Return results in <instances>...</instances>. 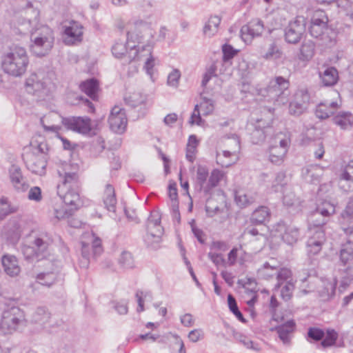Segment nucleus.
Listing matches in <instances>:
<instances>
[{"instance_id":"nucleus-1","label":"nucleus","mask_w":353,"mask_h":353,"mask_svg":"<svg viewBox=\"0 0 353 353\" xmlns=\"http://www.w3.org/2000/svg\"><path fill=\"white\" fill-rule=\"evenodd\" d=\"M289 87V80L281 76H278L271 79L267 87L254 89V90L258 96H261L267 99V101H273L278 105H281L288 101Z\"/></svg>"},{"instance_id":"nucleus-2","label":"nucleus","mask_w":353,"mask_h":353,"mask_svg":"<svg viewBox=\"0 0 353 353\" xmlns=\"http://www.w3.org/2000/svg\"><path fill=\"white\" fill-rule=\"evenodd\" d=\"M29 63L26 50L23 47L16 46L2 57L1 67L9 75L18 77L26 71Z\"/></svg>"},{"instance_id":"nucleus-3","label":"nucleus","mask_w":353,"mask_h":353,"mask_svg":"<svg viewBox=\"0 0 353 353\" xmlns=\"http://www.w3.org/2000/svg\"><path fill=\"white\" fill-rule=\"evenodd\" d=\"M30 52L38 57H45L53 48L54 32L48 26H41L34 30H30Z\"/></svg>"},{"instance_id":"nucleus-4","label":"nucleus","mask_w":353,"mask_h":353,"mask_svg":"<svg viewBox=\"0 0 353 353\" xmlns=\"http://www.w3.org/2000/svg\"><path fill=\"white\" fill-rule=\"evenodd\" d=\"M223 176V173L218 169H214L209 175L207 166L199 165L196 172L195 189L208 196L213 188L219 185Z\"/></svg>"},{"instance_id":"nucleus-5","label":"nucleus","mask_w":353,"mask_h":353,"mask_svg":"<svg viewBox=\"0 0 353 353\" xmlns=\"http://www.w3.org/2000/svg\"><path fill=\"white\" fill-rule=\"evenodd\" d=\"M24 312L19 307H11L6 310L0 322V331L3 334H10L26 325Z\"/></svg>"},{"instance_id":"nucleus-6","label":"nucleus","mask_w":353,"mask_h":353,"mask_svg":"<svg viewBox=\"0 0 353 353\" xmlns=\"http://www.w3.org/2000/svg\"><path fill=\"white\" fill-rule=\"evenodd\" d=\"M335 213V206L330 201H324L321 205L312 212L308 219V228L310 232L318 229H323V226L328 221L330 216Z\"/></svg>"},{"instance_id":"nucleus-7","label":"nucleus","mask_w":353,"mask_h":353,"mask_svg":"<svg viewBox=\"0 0 353 353\" xmlns=\"http://www.w3.org/2000/svg\"><path fill=\"white\" fill-rule=\"evenodd\" d=\"M146 229L147 234L144 239L145 243L152 249L157 248L163 232L161 225V216L157 212H151L148 219Z\"/></svg>"},{"instance_id":"nucleus-8","label":"nucleus","mask_w":353,"mask_h":353,"mask_svg":"<svg viewBox=\"0 0 353 353\" xmlns=\"http://www.w3.org/2000/svg\"><path fill=\"white\" fill-rule=\"evenodd\" d=\"M58 174L62 178V184L57 186L58 194L64 189L80 188L81 183L77 166L65 164L58 170Z\"/></svg>"},{"instance_id":"nucleus-9","label":"nucleus","mask_w":353,"mask_h":353,"mask_svg":"<svg viewBox=\"0 0 353 353\" xmlns=\"http://www.w3.org/2000/svg\"><path fill=\"white\" fill-rule=\"evenodd\" d=\"M306 30V19L304 17H296L290 21L284 30L285 41L291 44L300 42Z\"/></svg>"},{"instance_id":"nucleus-10","label":"nucleus","mask_w":353,"mask_h":353,"mask_svg":"<svg viewBox=\"0 0 353 353\" xmlns=\"http://www.w3.org/2000/svg\"><path fill=\"white\" fill-rule=\"evenodd\" d=\"M26 90L39 99H43L49 94L48 82L43 74H32L26 81Z\"/></svg>"},{"instance_id":"nucleus-11","label":"nucleus","mask_w":353,"mask_h":353,"mask_svg":"<svg viewBox=\"0 0 353 353\" xmlns=\"http://www.w3.org/2000/svg\"><path fill=\"white\" fill-rule=\"evenodd\" d=\"M63 125L68 129L83 135H94L91 119L88 117H69L62 119Z\"/></svg>"},{"instance_id":"nucleus-12","label":"nucleus","mask_w":353,"mask_h":353,"mask_svg":"<svg viewBox=\"0 0 353 353\" xmlns=\"http://www.w3.org/2000/svg\"><path fill=\"white\" fill-rule=\"evenodd\" d=\"M332 30L327 27V21L319 18L313 17L309 27L311 36L321 41L322 45H328L332 42L329 32Z\"/></svg>"},{"instance_id":"nucleus-13","label":"nucleus","mask_w":353,"mask_h":353,"mask_svg":"<svg viewBox=\"0 0 353 353\" xmlns=\"http://www.w3.org/2000/svg\"><path fill=\"white\" fill-rule=\"evenodd\" d=\"M264 30L263 21L260 19H253L241 27V37L246 44H249L255 37H261Z\"/></svg>"},{"instance_id":"nucleus-14","label":"nucleus","mask_w":353,"mask_h":353,"mask_svg":"<svg viewBox=\"0 0 353 353\" xmlns=\"http://www.w3.org/2000/svg\"><path fill=\"white\" fill-rule=\"evenodd\" d=\"M310 101V95L307 89H300L294 94V99L289 104V113L298 117L307 108Z\"/></svg>"},{"instance_id":"nucleus-15","label":"nucleus","mask_w":353,"mask_h":353,"mask_svg":"<svg viewBox=\"0 0 353 353\" xmlns=\"http://www.w3.org/2000/svg\"><path fill=\"white\" fill-rule=\"evenodd\" d=\"M110 128L117 134H123L127 128L128 119L125 111L119 106H114L108 117Z\"/></svg>"},{"instance_id":"nucleus-16","label":"nucleus","mask_w":353,"mask_h":353,"mask_svg":"<svg viewBox=\"0 0 353 353\" xmlns=\"http://www.w3.org/2000/svg\"><path fill=\"white\" fill-rule=\"evenodd\" d=\"M23 161L28 170L32 173L42 176L46 173L47 160L45 156L29 153L23 157Z\"/></svg>"},{"instance_id":"nucleus-17","label":"nucleus","mask_w":353,"mask_h":353,"mask_svg":"<svg viewBox=\"0 0 353 353\" xmlns=\"http://www.w3.org/2000/svg\"><path fill=\"white\" fill-rule=\"evenodd\" d=\"M310 235L307 241L306 249L309 256L318 254L322 250L326 237L323 229H318L310 232Z\"/></svg>"},{"instance_id":"nucleus-18","label":"nucleus","mask_w":353,"mask_h":353,"mask_svg":"<svg viewBox=\"0 0 353 353\" xmlns=\"http://www.w3.org/2000/svg\"><path fill=\"white\" fill-rule=\"evenodd\" d=\"M275 230L279 232L282 240L288 245H293L297 242L300 236L299 229L292 225H287L284 221L279 222Z\"/></svg>"},{"instance_id":"nucleus-19","label":"nucleus","mask_w":353,"mask_h":353,"mask_svg":"<svg viewBox=\"0 0 353 353\" xmlns=\"http://www.w3.org/2000/svg\"><path fill=\"white\" fill-rule=\"evenodd\" d=\"M52 240L46 234H41L36 236L32 243L37 254V261L44 259L49 254L48 248Z\"/></svg>"},{"instance_id":"nucleus-20","label":"nucleus","mask_w":353,"mask_h":353,"mask_svg":"<svg viewBox=\"0 0 353 353\" xmlns=\"http://www.w3.org/2000/svg\"><path fill=\"white\" fill-rule=\"evenodd\" d=\"M9 176L12 184L18 192H26L29 185L23 177L21 169L17 165H12L9 170Z\"/></svg>"},{"instance_id":"nucleus-21","label":"nucleus","mask_w":353,"mask_h":353,"mask_svg":"<svg viewBox=\"0 0 353 353\" xmlns=\"http://www.w3.org/2000/svg\"><path fill=\"white\" fill-rule=\"evenodd\" d=\"M80 188L64 189L63 194H59L66 205L70 206V210H77L82 205L79 195Z\"/></svg>"},{"instance_id":"nucleus-22","label":"nucleus","mask_w":353,"mask_h":353,"mask_svg":"<svg viewBox=\"0 0 353 353\" xmlns=\"http://www.w3.org/2000/svg\"><path fill=\"white\" fill-rule=\"evenodd\" d=\"M1 263L6 274L11 277L17 276L21 272V268L17 257L12 254H4L1 257Z\"/></svg>"},{"instance_id":"nucleus-23","label":"nucleus","mask_w":353,"mask_h":353,"mask_svg":"<svg viewBox=\"0 0 353 353\" xmlns=\"http://www.w3.org/2000/svg\"><path fill=\"white\" fill-rule=\"evenodd\" d=\"M127 46L123 42L117 41L112 48V54L117 59L124 58V64L130 63L134 60L139 54V50L133 51V55H132V51L130 52H127Z\"/></svg>"},{"instance_id":"nucleus-24","label":"nucleus","mask_w":353,"mask_h":353,"mask_svg":"<svg viewBox=\"0 0 353 353\" xmlns=\"http://www.w3.org/2000/svg\"><path fill=\"white\" fill-rule=\"evenodd\" d=\"M296 323L294 320H289L285 323L276 326L272 330L276 331L279 339L284 344H288L291 340V335L295 331Z\"/></svg>"},{"instance_id":"nucleus-25","label":"nucleus","mask_w":353,"mask_h":353,"mask_svg":"<svg viewBox=\"0 0 353 353\" xmlns=\"http://www.w3.org/2000/svg\"><path fill=\"white\" fill-rule=\"evenodd\" d=\"M338 108L339 105L336 101L321 103L316 106L315 114L320 119H325L332 116Z\"/></svg>"},{"instance_id":"nucleus-26","label":"nucleus","mask_w":353,"mask_h":353,"mask_svg":"<svg viewBox=\"0 0 353 353\" xmlns=\"http://www.w3.org/2000/svg\"><path fill=\"white\" fill-rule=\"evenodd\" d=\"M325 336L319 344V347L326 349L331 347H339L343 346V343L341 344H337L339 334L334 329L327 328L325 330Z\"/></svg>"},{"instance_id":"nucleus-27","label":"nucleus","mask_w":353,"mask_h":353,"mask_svg":"<svg viewBox=\"0 0 353 353\" xmlns=\"http://www.w3.org/2000/svg\"><path fill=\"white\" fill-rule=\"evenodd\" d=\"M332 120L342 130H349L353 126V114L350 112H339Z\"/></svg>"},{"instance_id":"nucleus-28","label":"nucleus","mask_w":353,"mask_h":353,"mask_svg":"<svg viewBox=\"0 0 353 353\" xmlns=\"http://www.w3.org/2000/svg\"><path fill=\"white\" fill-rule=\"evenodd\" d=\"M270 209L266 206H260L251 215L250 222L254 225H261L270 218Z\"/></svg>"},{"instance_id":"nucleus-29","label":"nucleus","mask_w":353,"mask_h":353,"mask_svg":"<svg viewBox=\"0 0 353 353\" xmlns=\"http://www.w3.org/2000/svg\"><path fill=\"white\" fill-rule=\"evenodd\" d=\"M81 90L85 92L92 100L97 99V92L99 90V81L94 78L83 81L80 84Z\"/></svg>"},{"instance_id":"nucleus-30","label":"nucleus","mask_w":353,"mask_h":353,"mask_svg":"<svg viewBox=\"0 0 353 353\" xmlns=\"http://www.w3.org/2000/svg\"><path fill=\"white\" fill-rule=\"evenodd\" d=\"M103 203L105 208L109 212H115L117 199L114 187L110 184H107L104 191Z\"/></svg>"},{"instance_id":"nucleus-31","label":"nucleus","mask_w":353,"mask_h":353,"mask_svg":"<svg viewBox=\"0 0 353 353\" xmlns=\"http://www.w3.org/2000/svg\"><path fill=\"white\" fill-rule=\"evenodd\" d=\"M320 77L324 86H332L337 83L338 71L334 67L327 68L322 74L320 73Z\"/></svg>"},{"instance_id":"nucleus-32","label":"nucleus","mask_w":353,"mask_h":353,"mask_svg":"<svg viewBox=\"0 0 353 353\" xmlns=\"http://www.w3.org/2000/svg\"><path fill=\"white\" fill-rule=\"evenodd\" d=\"M51 314L45 307H39L32 315V321L34 323L44 325L50 321Z\"/></svg>"},{"instance_id":"nucleus-33","label":"nucleus","mask_w":353,"mask_h":353,"mask_svg":"<svg viewBox=\"0 0 353 353\" xmlns=\"http://www.w3.org/2000/svg\"><path fill=\"white\" fill-rule=\"evenodd\" d=\"M64 33L72 41H80L83 35L82 26L76 21H72L70 26L65 27Z\"/></svg>"},{"instance_id":"nucleus-34","label":"nucleus","mask_w":353,"mask_h":353,"mask_svg":"<svg viewBox=\"0 0 353 353\" xmlns=\"http://www.w3.org/2000/svg\"><path fill=\"white\" fill-rule=\"evenodd\" d=\"M221 21L219 16L211 17L203 27V34L209 37L214 35L218 32Z\"/></svg>"},{"instance_id":"nucleus-35","label":"nucleus","mask_w":353,"mask_h":353,"mask_svg":"<svg viewBox=\"0 0 353 353\" xmlns=\"http://www.w3.org/2000/svg\"><path fill=\"white\" fill-rule=\"evenodd\" d=\"M292 271L290 269L286 268H279V267L276 266V276L277 283L275 285L274 290H279L283 283L289 280H292Z\"/></svg>"},{"instance_id":"nucleus-36","label":"nucleus","mask_w":353,"mask_h":353,"mask_svg":"<svg viewBox=\"0 0 353 353\" xmlns=\"http://www.w3.org/2000/svg\"><path fill=\"white\" fill-rule=\"evenodd\" d=\"M5 234L7 239L12 242L17 241L21 236L20 226L18 222H10L5 228Z\"/></svg>"},{"instance_id":"nucleus-37","label":"nucleus","mask_w":353,"mask_h":353,"mask_svg":"<svg viewBox=\"0 0 353 353\" xmlns=\"http://www.w3.org/2000/svg\"><path fill=\"white\" fill-rule=\"evenodd\" d=\"M286 153L283 148L272 145L269 149V160L274 164L281 165Z\"/></svg>"},{"instance_id":"nucleus-38","label":"nucleus","mask_w":353,"mask_h":353,"mask_svg":"<svg viewBox=\"0 0 353 353\" xmlns=\"http://www.w3.org/2000/svg\"><path fill=\"white\" fill-rule=\"evenodd\" d=\"M340 260L343 265L353 260V241H346L342 245Z\"/></svg>"},{"instance_id":"nucleus-39","label":"nucleus","mask_w":353,"mask_h":353,"mask_svg":"<svg viewBox=\"0 0 353 353\" xmlns=\"http://www.w3.org/2000/svg\"><path fill=\"white\" fill-rule=\"evenodd\" d=\"M124 100L128 105L132 108H137L145 103L147 97L141 92H135L125 97Z\"/></svg>"},{"instance_id":"nucleus-40","label":"nucleus","mask_w":353,"mask_h":353,"mask_svg":"<svg viewBox=\"0 0 353 353\" xmlns=\"http://www.w3.org/2000/svg\"><path fill=\"white\" fill-rule=\"evenodd\" d=\"M283 52L277 46L275 41H272L268 46L266 52L263 54V57L269 61L280 59L282 57Z\"/></svg>"},{"instance_id":"nucleus-41","label":"nucleus","mask_w":353,"mask_h":353,"mask_svg":"<svg viewBox=\"0 0 353 353\" xmlns=\"http://www.w3.org/2000/svg\"><path fill=\"white\" fill-rule=\"evenodd\" d=\"M314 51L315 45L314 42L308 41L307 42L303 43L300 49V59L304 61H308L311 59L314 54Z\"/></svg>"},{"instance_id":"nucleus-42","label":"nucleus","mask_w":353,"mask_h":353,"mask_svg":"<svg viewBox=\"0 0 353 353\" xmlns=\"http://www.w3.org/2000/svg\"><path fill=\"white\" fill-rule=\"evenodd\" d=\"M276 266L271 265L269 262L263 263V266L259 269L258 274L263 279L268 280L276 276Z\"/></svg>"},{"instance_id":"nucleus-43","label":"nucleus","mask_w":353,"mask_h":353,"mask_svg":"<svg viewBox=\"0 0 353 353\" xmlns=\"http://www.w3.org/2000/svg\"><path fill=\"white\" fill-rule=\"evenodd\" d=\"M285 185H287L285 172L283 171L277 172L272 183V190L275 192H281Z\"/></svg>"},{"instance_id":"nucleus-44","label":"nucleus","mask_w":353,"mask_h":353,"mask_svg":"<svg viewBox=\"0 0 353 353\" xmlns=\"http://www.w3.org/2000/svg\"><path fill=\"white\" fill-rule=\"evenodd\" d=\"M118 263L124 269H132L134 267V257L128 251H123L121 252L118 259Z\"/></svg>"},{"instance_id":"nucleus-45","label":"nucleus","mask_w":353,"mask_h":353,"mask_svg":"<svg viewBox=\"0 0 353 353\" xmlns=\"http://www.w3.org/2000/svg\"><path fill=\"white\" fill-rule=\"evenodd\" d=\"M325 331L316 327H310L307 330V341L319 342L322 341L325 334Z\"/></svg>"},{"instance_id":"nucleus-46","label":"nucleus","mask_w":353,"mask_h":353,"mask_svg":"<svg viewBox=\"0 0 353 353\" xmlns=\"http://www.w3.org/2000/svg\"><path fill=\"white\" fill-rule=\"evenodd\" d=\"M37 279L41 285L50 287L55 283L57 274L54 272H41L37 275Z\"/></svg>"},{"instance_id":"nucleus-47","label":"nucleus","mask_w":353,"mask_h":353,"mask_svg":"<svg viewBox=\"0 0 353 353\" xmlns=\"http://www.w3.org/2000/svg\"><path fill=\"white\" fill-rule=\"evenodd\" d=\"M294 283L292 280L283 283L281 288V297L285 301H288L292 297L293 292L294 290Z\"/></svg>"},{"instance_id":"nucleus-48","label":"nucleus","mask_w":353,"mask_h":353,"mask_svg":"<svg viewBox=\"0 0 353 353\" xmlns=\"http://www.w3.org/2000/svg\"><path fill=\"white\" fill-rule=\"evenodd\" d=\"M266 134L265 130L260 128H255L250 134V139L253 144H261L265 141Z\"/></svg>"},{"instance_id":"nucleus-49","label":"nucleus","mask_w":353,"mask_h":353,"mask_svg":"<svg viewBox=\"0 0 353 353\" xmlns=\"http://www.w3.org/2000/svg\"><path fill=\"white\" fill-rule=\"evenodd\" d=\"M142 37H139L137 34L132 32H128L127 33V44L128 47L130 48L131 51H135V50H140V47L135 45V43H141Z\"/></svg>"},{"instance_id":"nucleus-50","label":"nucleus","mask_w":353,"mask_h":353,"mask_svg":"<svg viewBox=\"0 0 353 353\" xmlns=\"http://www.w3.org/2000/svg\"><path fill=\"white\" fill-rule=\"evenodd\" d=\"M141 48L142 50H148L149 52L150 57L145 61L144 68L145 69L147 74L152 76L153 74V68L154 66V59L152 56L151 52L152 46L148 44L143 46Z\"/></svg>"},{"instance_id":"nucleus-51","label":"nucleus","mask_w":353,"mask_h":353,"mask_svg":"<svg viewBox=\"0 0 353 353\" xmlns=\"http://www.w3.org/2000/svg\"><path fill=\"white\" fill-rule=\"evenodd\" d=\"M222 52L223 61L224 62H227L232 59V58H234L239 52V50L234 49L232 46L228 43H225L222 46Z\"/></svg>"},{"instance_id":"nucleus-52","label":"nucleus","mask_w":353,"mask_h":353,"mask_svg":"<svg viewBox=\"0 0 353 353\" xmlns=\"http://www.w3.org/2000/svg\"><path fill=\"white\" fill-rule=\"evenodd\" d=\"M323 289L319 290L321 296L324 298H329L332 296L335 292V283L331 281H323Z\"/></svg>"},{"instance_id":"nucleus-53","label":"nucleus","mask_w":353,"mask_h":353,"mask_svg":"<svg viewBox=\"0 0 353 353\" xmlns=\"http://www.w3.org/2000/svg\"><path fill=\"white\" fill-rule=\"evenodd\" d=\"M201 99L200 106L204 110L203 114L208 115L212 113L214 109V101L206 97H201Z\"/></svg>"},{"instance_id":"nucleus-54","label":"nucleus","mask_w":353,"mask_h":353,"mask_svg":"<svg viewBox=\"0 0 353 353\" xmlns=\"http://www.w3.org/2000/svg\"><path fill=\"white\" fill-rule=\"evenodd\" d=\"M26 14L28 15L30 12H31L33 15L32 18H28V22L29 24L32 23H37L39 17V10L35 8H33L32 4L30 1H28L26 3Z\"/></svg>"},{"instance_id":"nucleus-55","label":"nucleus","mask_w":353,"mask_h":353,"mask_svg":"<svg viewBox=\"0 0 353 353\" xmlns=\"http://www.w3.org/2000/svg\"><path fill=\"white\" fill-rule=\"evenodd\" d=\"M216 67L214 64L211 65L208 68H207L206 72L203 74V79L201 81L202 87H205L208 83L212 79V77L216 76Z\"/></svg>"},{"instance_id":"nucleus-56","label":"nucleus","mask_w":353,"mask_h":353,"mask_svg":"<svg viewBox=\"0 0 353 353\" xmlns=\"http://www.w3.org/2000/svg\"><path fill=\"white\" fill-rule=\"evenodd\" d=\"M208 256L216 266H226L227 263L222 254L210 252Z\"/></svg>"},{"instance_id":"nucleus-57","label":"nucleus","mask_w":353,"mask_h":353,"mask_svg":"<svg viewBox=\"0 0 353 353\" xmlns=\"http://www.w3.org/2000/svg\"><path fill=\"white\" fill-rule=\"evenodd\" d=\"M22 253L26 260L33 261L36 259L37 261V254L32 245H24L22 248Z\"/></svg>"},{"instance_id":"nucleus-58","label":"nucleus","mask_w":353,"mask_h":353,"mask_svg":"<svg viewBox=\"0 0 353 353\" xmlns=\"http://www.w3.org/2000/svg\"><path fill=\"white\" fill-rule=\"evenodd\" d=\"M232 155V153L228 150L223 151V155L219 154H216V163L222 167L228 168L234 162L232 161H225L223 158H229Z\"/></svg>"},{"instance_id":"nucleus-59","label":"nucleus","mask_w":353,"mask_h":353,"mask_svg":"<svg viewBox=\"0 0 353 353\" xmlns=\"http://www.w3.org/2000/svg\"><path fill=\"white\" fill-rule=\"evenodd\" d=\"M28 198L30 201H41L42 199L41 188L38 186L31 188L28 192Z\"/></svg>"},{"instance_id":"nucleus-60","label":"nucleus","mask_w":353,"mask_h":353,"mask_svg":"<svg viewBox=\"0 0 353 353\" xmlns=\"http://www.w3.org/2000/svg\"><path fill=\"white\" fill-rule=\"evenodd\" d=\"M235 201L241 208H245L252 203V198L249 197L245 194L242 195L236 194Z\"/></svg>"},{"instance_id":"nucleus-61","label":"nucleus","mask_w":353,"mask_h":353,"mask_svg":"<svg viewBox=\"0 0 353 353\" xmlns=\"http://www.w3.org/2000/svg\"><path fill=\"white\" fill-rule=\"evenodd\" d=\"M181 77L180 72L178 70H173L168 77V84L170 86L176 87Z\"/></svg>"},{"instance_id":"nucleus-62","label":"nucleus","mask_w":353,"mask_h":353,"mask_svg":"<svg viewBox=\"0 0 353 353\" xmlns=\"http://www.w3.org/2000/svg\"><path fill=\"white\" fill-rule=\"evenodd\" d=\"M191 225L192 231L194 234V236L197 239L198 241L203 244L205 243V239L203 238L204 233L202 230L198 228L194 224V220H192L190 223Z\"/></svg>"},{"instance_id":"nucleus-63","label":"nucleus","mask_w":353,"mask_h":353,"mask_svg":"<svg viewBox=\"0 0 353 353\" xmlns=\"http://www.w3.org/2000/svg\"><path fill=\"white\" fill-rule=\"evenodd\" d=\"M90 248L92 250L94 256L100 255L103 252L101 239L99 237H95L92 241V243Z\"/></svg>"},{"instance_id":"nucleus-64","label":"nucleus","mask_w":353,"mask_h":353,"mask_svg":"<svg viewBox=\"0 0 353 353\" xmlns=\"http://www.w3.org/2000/svg\"><path fill=\"white\" fill-rule=\"evenodd\" d=\"M168 196L173 203L174 207L178 201V192L175 183H170L168 185Z\"/></svg>"}]
</instances>
